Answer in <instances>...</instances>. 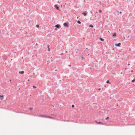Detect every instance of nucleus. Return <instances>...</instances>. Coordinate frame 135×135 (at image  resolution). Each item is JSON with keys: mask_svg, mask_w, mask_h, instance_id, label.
<instances>
[{"mask_svg": "<svg viewBox=\"0 0 135 135\" xmlns=\"http://www.w3.org/2000/svg\"><path fill=\"white\" fill-rule=\"evenodd\" d=\"M128 65H130V64L129 63V64H128Z\"/></svg>", "mask_w": 135, "mask_h": 135, "instance_id": "c85d7f7f", "label": "nucleus"}, {"mask_svg": "<svg viewBox=\"0 0 135 135\" xmlns=\"http://www.w3.org/2000/svg\"><path fill=\"white\" fill-rule=\"evenodd\" d=\"M54 7L56 8L57 10H58L59 9V7L57 6V5H55L54 6Z\"/></svg>", "mask_w": 135, "mask_h": 135, "instance_id": "7ed1b4c3", "label": "nucleus"}, {"mask_svg": "<svg viewBox=\"0 0 135 135\" xmlns=\"http://www.w3.org/2000/svg\"><path fill=\"white\" fill-rule=\"evenodd\" d=\"M29 109L30 110H31L32 109V108H29Z\"/></svg>", "mask_w": 135, "mask_h": 135, "instance_id": "6ab92c4d", "label": "nucleus"}, {"mask_svg": "<svg viewBox=\"0 0 135 135\" xmlns=\"http://www.w3.org/2000/svg\"><path fill=\"white\" fill-rule=\"evenodd\" d=\"M84 2H85V1H84Z\"/></svg>", "mask_w": 135, "mask_h": 135, "instance_id": "58836bf2", "label": "nucleus"}, {"mask_svg": "<svg viewBox=\"0 0 135 135\" xmlns=\"http://www.w3.org/2000/svg\"><path fill=\"white\" fill-rule=\"evenodd\" d=\"M69 66H71V65H70H70H69Z\"/></svg>", "mask_w": 135, "mask_h": 135, "instance_id": "a878e982", "label": "nucleus"}, {"mask_svg": "<svg viewBox=\"0 0 135 135\" xmlns=\"http://www.w3.org/2000/svg\"><path fill=\"white\" fill-rule=\"evenodd\" d=\"M96 122L97 123L99 124H102V125L104 124L102 123V122H97L96 121Z\"/></svg>", "mask_w": 135, "mask_h": 135, "instance_id": "39448f33", "label": "nucleus"}, {"mask_svg": "<svg viewBox=\"0 0 135 135\" xmlns=\"http://www.w3.org/2000/svg\"><path fill=\"white\" fill-rule=\"evenodd\" d=\"M98 90H101V89L100 88H99V89H98Z\"/></svg>", "mask_w": 135, "mask_h": 135, "instance_id": "5701e85b", "label": "nucleus"}, {"mask_svg": "<svg viewBox=\"0 0 135 135\" xmlns=\"http://www.w3.org/2000/svg\"><path fill=\"white\" fill-rule=\"evenodd\" d=\"M66 53H67V51H66Z\"/></svg>", "mask_w": 135, "mask_h": 135, "instance_id": "473e14b6", "label": "nucleus"}, {"mask_svg": "<svg viewBox=\"0 0 135 135\" xmlns=\"http://www.w3.org/2000/svg\"><path fill=\"white\" fill-rule=\"evenodd\" d=\"M55 27H56L57 28H59L60 27V26L59 25L57 24L55 26Z\"/></svg>", "mask_w": 135, "mask_h": 135, "instance_id": "f03ea898", "label": "nucleus"}, {"mask_svg": "<svg viewBox=\"0 0 135 135\" xmlns=\"http://www.w3.org/2000/svg\"><path fill=\"white\" fill-rule=\"evenodd\" d=\"M89 26H90V27H93V26L91 25H90Z\"/></svg>", "mask_w": 135, "mask_h": 135, "instance_id": "2eb2a0df", "label": "nucleus"}, {"mask_svg": "<svg viewBox=\"0 0 135 135\" xmlns=\"http://www.w3.org/2000/svg\"><path fill=\"white\" fill-rule=\"evenodd\" d=\"M77 22L79 24H80L81 23V22L79 21H77Z\"/></svg>", "mask_w": 135, "mask_h": 135, "instance_id": "ddd939ff", "label": "nucleus"}, {"mask_svg": "<svg viewBox=\"0 0 135 135\" xmlns=\"http://www.w3.org/2000/svg\"><path fill=\"white\" fill-rule=\"evenodd\" d=\"M124 38H125L124 37Z\"/></svg>", "mask_w": 135, "mask_h": 135, "instance_id": "4c0bfd02", "label": "nucleus"}, {"mask_svg": "<svg viewBox=\"0 0 135 135\" xmlns=\"http://www.w3.org/2000/svg\"><path fill=\"white\" fill-rule=\"evenodd\" d=\"M49 46H50V45H47V48H48V51H50V48H49Z\"/></svg>", "mask_w": 135, "mask_h": 135, "instance_id": "1a4fd4ad", "label": "nucleus"}, {"mask_svg": "<svg viewBox=\"0 0 135 135\" xmlns=\"http://www.w3.org/2000/svg\"><path fill=\"white\" fill-rule=\"evenodd\" d=\"M106 83H109L110 84V83L109 82V80H108L107 81Z\"/></svg>", "mask_w": 135, "mask_h": 135, "instance_id": "4468645a", "label": "nucleus"}, {"mask_svg": "<svg viewBox=\"0 0 135 135\" xmlns=\"http://www.w3.org/2000/svg\"><path fill=\"white\" fill-rule=\"evenodd\" d=\"M74 107V105H72V107Z\"/></svg>", "mask_w": 135, "mask_h": 135, "instance_id": "4be33fe9", "label": "nucleus"}, {"mask_svg": "<svg viewBox=\"0 0 135 135\" xmlns=\"http://www.w3.org/2000/svg\"><path fill=\"white\" fill-rule=\"evenodd\" d=\"M134 81H135V78L132 81V82H134Z\"/></svg>", "mask_w": 135, "mask_h": 135, "instance_id": "dca6fc26", "label": "nucleus"}, {"mask_svg": "<svg viewBox=\"0 0 135 135\" xmlns=\"http://www.w3.org/2000/svg\"><path fill=\"white\" fill-rule=\"evenodd\" d=\"M41 116L42 117H45L46 118H48V117H49V116H47L46 115H41Z\"/></svg>", "mask_w": 135, "mask_h": 135, "instance_id": "423d86ee", "label": "nucleus"}, {"mask_svg": "<svg viewBox=\"0 0 135 135\" xmlns=\"http://www.w3.org/2000/svg\"><path fill=\"white\" fill-rule=\"evenodd\" d=\"M102 12V11L101 10H99V13H101Z\"/></svg>", "mask_w": 135, "mask_h": 135, "instance_id": "412c9836", "label": "nucleus"}, {"mask_svg": "<svg viewBox=\"0 0 135 135\" xmlns=\"http://www.w3.org/2000/svg\"><path fill=\"white\" fill-rule=\"evenodd\" d=\"M120 45H121L120 43H119L118 44H115V45L116 46H118L119 47L120 46Z\"/></svg>", "mask_w": 135, "mask_h": 135, "instance_id": "20e7f679", "label": "nucleus"}, {"mask_svg": "<svg viewBox=\"0 0 135 135\" xmlns=\"http://www.w3.org/2000/svg\"><path fill=\"white\" fill-rule=\"evenodd\" d=\"M78 18V17H77V18Z\"/></svg>", "mask_w": 135, "mask_h": 135, "instance_id": "e433bc0d", "label": "nucleus"}, {"mask_svg": "<svg viewBox=\"0 0 135 135\" xmlns=\"http://www.w3.org/2000/svg\"><path fill=\"white\" fill-rule=\"evenodd\" d=\"M133 70H132V71H131V72H133Z\"/></svg>", "mask_w": 135, "mask_h": 135, "instance_id": "2f4dec72", "label": "nucleus"}, {"mask_svg": "<svg viewBox=\"0 0 135 135\" xmlns=\"http://www.w3.org/2000/svg\"><path fill=\"white\" fill-rule=\"evenodd\" d=\"M55 30H57V29L56 28L55 29Z\"/></svg>", "mask_w": 135, "mask_h": 135, "instance_id": "bb28decb", "label": "nucleus"}, {"mask_svg": "<svg viewBox=\"0 0 135 135\" xmlns=\"http://www.w3.org/2000/svg\"><path fill=\"white\" fill-rule=\"evenodd\" d=\"M108 118H109V117H107L105 118V119L107 120Z\"/></svg>", "mask_w": 135, "mask_h": 135, "instance_id": "aec40b11", "label": "nucleus"}, {"mask_svg": "<svg viewBox=\"0 0 135 135\" xmlns=\"http://www.w3.org/2000/svg\"><path fill=\"white\" fill-rule=\"evenodd\" d=\"M36 26L37 28H38L39 27V25H37Z\"/></svg>", "mask_w": 135, "mask_h": 135, "instance_id": "a211bd4d", "label": "nucleus"}, {"mask_svg": "<svg viewBox=\"0 0 135 135\" xmlns=\"http://www.w3.org/2000/svg\"><path fill=\"white\" fill-rule=\"evenodd\" d=\"M81 58L82 59H83V58H84L83 57H82Z\"/></svg>", "mask_w": 135, "mask_h": 135, "instance_id": "cd10ccee", "label": "nucleus"}, {"mask_svg": "<svg viewBox=\"0 0 135 135\" xmlns=\"http://www.w3.org/2000/svg\"><path fill=\"white\" fill-rule=\"evenodd\" d=\"M82 14L85 16H86L87 15L86 13L85 12H83V13H82Z\"/></svg>", "mask_w": 135, "mask_h": 135, "instance_id": "9d476101", "label": "nucleus"}, {"mask_svg": "<svg viewBox=\"0 0 135 135\" xmlns=\"http://www.w3.org/2000/svg\"><path fill=\"white\" fill-rule=\"evenodd\" d=\"M120 74H122V72H121V73H120Z\"/></svg>", "mask_w": 135, "mask_h": 135, "instance_id": "c756f323", "label": "nucleus"}, {"mask_svg": "<svg viewBox=\"0 0 135 135\" xmlns=\"http://www.w3.org/2000/svg\"><path fill=\"white\" fill-rule=\"evenodd\" d=\"M68 23H66V22L64 23L63 24V25H64V26L67 27H68Z\"/></svg>", "mask_w": 135, "mask_h": 135, "instance_id": "f257e3e1", "label": "nucleus"}, {"mask_svg": "<svg viewBox=\"0 0 135 135\" xmlns=\"http://www.w3.org/2000/svg\"><path fill=\"white\" fill-rule=\"evenodd\" d=\"M57 2H58V3H59V1H58Z\"/></svg>", "mask_w": 135, "mask_h": 135, "instance_id": "c9c22d12", "label": "nucleus"}, {"mask_svg": "<svg viewBox=\"0 0 135 135\" xmlns=\"http://www.w3.org/2000/svg\"><path fill=\"white\" fill-rule=\"evenodd\" d=\"M33 87L34 88H36V87L34 86H33Z\"/></svg>", "mask_w": 135, "mask_h": 135, "instance_id": "b1692460", "label": "nucleus"}, {"mask_svg": "<svg viewBox=\"0 0 135 135\" xmlns=\"http://www.w3.org/2000/svg\"><path fill=\"white\" fill-rule=\"evenodd\" d=\"M19 74H23L24 73V72L23 71H20L19 72Z\"/></svg>", "mask_w": 135, "mask_h": 135, "instance_id": "0eeeda50", "label": "nucleus"}, {"mask_svg": "<svg viewBox=\"0 0 135 135\" xmlns=\"http://www.w3.org/2000/svg\"><path fill=\"white\" fill-rule=\"evenodd\" d=\"M49 117L48 118H50V119H54V118L53 117H49Z\"/></svg>", "mask_w": 135, "mask_h": 135, "instance_id": "f8f14e48", "label": "nucleus"}, {"mask_svg": "<svg viewBox=\"0 0 135 135\" xmlns=\"http://www.w3.org/2000/svg\"><path fill=\"white\" fill-rule=\"evenodd\" d=\"M10 81H11V80H10Z\"/></svg>", "mask_w": 135, "mask_h": 135, "instance_id": "f704fd0d", "label": "nucleus"}, {"mask_svg": "<svg viewBox=\"0 0 135 135\" xmlns=\"http://www.w3.org/2000/svg\"><path fill=\"white\" fill-rule=\"evenodd\" d=\"M28 81H29V80L28 79Z\"/></svg>", "mask_w": 135, "mask_h": 135, "instance_id": "72a5a7b5", "label": "nucleus"}, {"mask_svg": "<svg viewBox=\"0 0 135 135\" xmlns=\"http://www.w3.org/2000/svg\"><path fill=\"white\" fill-rule=\"evenodd\" d=\"M3 96L2 95L1 96H0V98L1 100H3Z\"/></svg>", "mask_w": 135, "mask_h": 135, "instance_id": "6e6552de", "label": "nucleus"}, {"mask_svg": "<svg viewBox=\"0 0 135 135\" xmlns=\"http://www.w3.org/2000/svg\"><path fill=\"white\" fill-rule=\"evenodd\" d=\"M116 36V34L115 33H114L113 35V36Z\"/></svg>", "mask_w": 135, "mask_h": 135, "instance_id": "f3484780", "label": "nucleus"}, {"mask_svg": "<svg viewBox=\"0 0 135 135\" xmlns=\"http://www.w3.org/2000/svg\"><path fill=\"white\" fill-rule=\"evenodd\" d=\"M57 71V70H55V71Z\"/></svg>", "mask_w": 135, "mask_h": 135, "instance_id": "7c9ffc66", "label": "nucleus"}, {"mask_svg": "<svg viewBox=\"0 0 135 135\" xmlns=\"http://www.w3.org/2000/svg\"><path fill=\"white\" fill-rule=\"evenodd\" d=\"M100 40L101 41H103L104 40V39H103V38H100Z\"/></svg>", "mask_w": 135, "mask_h": 135, "instance_id": "9b49d317", "label": "nucleus"}, {"mask_svg": "<svg viewBox=\"0 0 135 135\" xmlns=\"http://www.w3.org/2000/svg\"><path fill=\"white\" fill-rule=\"evenodd\" d=\"M122 13V12H119V13H120V14H121Z\"/></svg>", "mask_w": 135, "mask_h": 135, "instance_id": "393cba45", "label": "nucleus"}]
</instances>
